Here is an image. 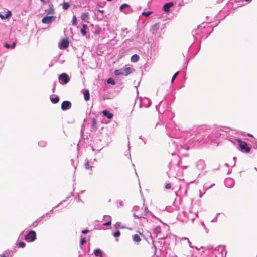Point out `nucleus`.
I'll use <instances>...</instances> for the list:
<instances>
[{
    "instance_id": "58836bf2",
    "label": "nucleus",
    "mask_w": 257,
    "mask_h": 257,
    "mask_svg": "<svg viewBox=\"0 0 257 257\" xmlns=\"http://www.w3.org/2000/svg\"><path fill=\"white\" fill-rule=\"evenodd\" d=\"M26 246V244L24 242H20L18 244L20 248H24Z\"/></svg>"
},
{
    "instance_id": "2eb2a0df",
    "label": "nucleus",
    "mask_w": 257,
    "mask_h": 257,
    "mask_svg": "<svg viewBox=\"0 0 257 257\" xmlns=\"http://www.w3.org/2000/svg\"><path fill=\"white\" fill-rule=\"evenodd\" d=\"M125 8H128V9L127 10H124L123 12L126 14H130L132 12V10L131 9L129 5H128L127 4H122L120 7V10L121 11H122Z\"/></svg>"
},
{
    "instance_id": "6ab92c4d",
    "label": "nucleus",
    "mask_w": 257,
    "mask_h": 257,
    "mask_svg": "<svg viewBox=\"0 0 257 257\" xmlns=\"http://www.w3.org/2000/svg\"><path fill=\"white\" fill-rule=\"evenodd\" d=\"M81 19L83 21L87 22L89 19V14L88 12H84L81 14Z\"/></svg>"
},
{
    "instance_id": "603ef678",
    "label": "nucleus",
    "mask_w": 257,
    "mask_h": 257,
    "mask_svg": "<svg viewBox=\"0 0 257 257\" xmlns=\"http://www.w3.org/2000/svg\"><path fill=\"white\" fill-rule=\"evenodd\" d=\"M217 216L211 220V222H214L217 221Z\"/></svg>"
},
{
    "instance_id": "5fc2aeb1",
    "label": "nucleus",
    "mask_w": 257,
    "mask_h": 257,
    "mask_svg": "<svg viewBox=\"0 0 257 257\" xmlns=\"http://www.w3.org/2000/svg\"><path fill=\"white\" fill-rule=\"evenodd\" d=\"M146 100L147 101H148V103H149V104H148V106H146V107H149V106H150V105H151V102H149V101H150V100H148V99H146Z\"/></svg>"
},
{
    "instance_id": "9d476101",
    "label": "nucleus",
    "mask_w": 257,
    "mask_h": 257,
    "mask_svg": "<svg viewBox=\"0 0 257 257\" xmlns=\"http://www.w3.org/2000/svg\"><path fill=\"white\" fill-rule=\"evenodd\" d=\"M59 80L63 81L64 84H67L70 80L68 75L66 73H62L59 76Z\"/></svg>"
},
{
    "instance_id": "5701e85b",
    "label": "nucleus",
    "mask_w": 257,
    "mask_h": 257,
    "mask_svg": "<svg viewBox=\"0 0 257 257\" xmlns=\"http://www.w3.org/2000/svg\"><path fill=\"white\" fill-rule=\"evenodd\" d=\"M153 233L155 235V236H157L159 234L161 233V228L160 227H156L153 230Z\"/></svg>"
},
{
    "instance_id": "de8ad7c7",
    "label": "nucleus",
    "mask_w": 257,
    "mask_h": 257,
    "mask_svg": "<svg viewBox=\"0 0 257 257\" xmlns=\"http://www.w3.org/2000/svg\"><path fill=\"white\" fill-rule=\"evenodd\" d=\"M48 12L50 14H53L54 10L52 8H50V9L48 10Z\"/></svg>"
},
{
    "instance_id": "473e14b6",
    "label": "nucleus",
    "mask_w": 257,
    "mask_h": 257,
    "mask_svg": "<svg viewBox=\"0 0 257 257\" xmlns=\"http://www.w3.org/2000/svg\"><path fill=\"white\" fill-rule=\"evenodd\" d=\"M77 23V20L76 17L74 15L72 18V25L74 26H76Z\"/></svg>"
},
{
    "instance_id": "680f3d73",
    "label": "nucleus",
    "mask_w": 257,
    "mask_h": 257,
    "mask_svg": "<svg viewBox=\"0 0 257 257\" xmlns=\"http://www.w3.org/2000/svg\"><path fill=\"white\" fill-rule=\"evenodd\" d=\"M186 143V139L184 140L183 141V144H185Z\"/></svg>"
},
{
    "instance_id": "e433bc0d",
    "label": "nucleus",
    "mask_w": 257,
    "mask_h": 257,
    "mask_svg": "<svg viewBox=\"0 0 257 257\" xmlns=\"http://www.w3.org/2000/svg\"><path fill=\"white\" fill-rule=\"evenodd\" d=\"M85 166L86 169H89L92 168V166L89 165V163L88 160L85 163Z\"/></svg>"
},
{
    "instance_id": "a211bd4d",
    "label": "nucleus",
    "mask_w": 257,
    "mask_h": 257,
    "mask_svg": "<svg viewBox=\"0 0 257 257\" xmlns=\"http://www.w3.org/2000/svg\"><path fill=\"white\" fill-rule=\"evenodd\" d=\"M173 5V2H169L165 4L163 6V10L164 12H168L170 10V8Z\"/></svg>"
},
{
    "instance_id": "412c9836",
    "label": "nucleus",
    "mask_w": 257,
    "mask_h": 257,
    "mask_svg": "<svg viewBox=\"0 0 257 257\" xmlns=\"http://www.w3.org/2000/svg\"><path fill=\"white\" fill-rule=\"evenodd\" d=\"M105 218H108V221L104 223L103 224V225L104 226H109L110 224H111V217L109 215H104V219Z\"/></svg>"
},
{
    "instance_id": "7c9ffc66",
    "label": "nucleus",
    "mask_w": 257,
    "mask_h": 257,
    "mask_svg": "<svg viewBox=\"0 0 257 257\" xmlns=\"http://www.w3.org/2000/svg\"><path fill=\"white\" fill-rule=\"evenodd\" d=\"M180 192L183 193V196H186L187 195V188L186 187L184 188V189H183V188L181 187L180 188Z\"/></svg>"
},
{
    "instance_id": "2f4dec72",
    "label": "nucleus",
    "mask_w": 257,
    "mask_h": 257,
    "mask_svg": "<svg viewBox=\"0 0 257 257\" xmlns=\"http://www.w3.org/2000/svg\"><path fill=\"white\" fill-rule=\"evenodd\" d=\"M70 7V4L68 2H64L63 4V9L64 10L68 9Z\"/></svg>"
},
{
    "instance_id": "13d9d810",
    "label": "nucleus",
    "mask_w": 257,
    "mask_h": 257,
    "mask_svg": "<svg viewBox=\"0 0 257 257\" xmlns=\"http://www.w3.org/2000/svg\"><path fill=\"white\" fill-rule=\"evenodd\" d=\"M194 248H195L197 250H199V248L198 247H197V246H194Z\"/></svg>"
},
{
    "instance_id": "0e129e2a",
    "label": "nucleus",
    "mask_w": 257,
    "mask_h": 257,
    "mask_svg": "<svg viewBox=\"0 0 257 257\" xmlns=\"http://www.w3.org/2000/svg\"><path fill=\"white\" fill-rule=\"evenodd\" d=\"M103 220H106V221H108V218H105V219L103 218Z\"/></svg>"
},
{
    "instance_id": "f704fd0d",
    "label": "nucleus",
    "mask_w": 257,
    "mask_h": 257,
    "mask_svg": "<svg viewBox=\"0 0 257 257\" xmlns=\"http://www.w3.org/2000/svg\"><path fill=\"white\" fill-rule=\"evenodd\" d=\"M46 144L47 143L45 141H40L38 143L39 146L42 147H45L46 145Z\"/></svg>"
},
{
    "instance_id": "aec40b11",
    "label": "nucleus",
    "mask_w": 257,
    "mask_h": 257,
    "mask_svg": "<svg viewBox=\"0 0 257 257\" xmlns=\"http://www.w3.org/2000/svg\"><path fill=\"white\" fill-rule=\"evenodd\" d=\"M83 95L85 101H88L90 99V94L88 90H85L83 93Z\"/></svg>"
},
{
    "instance_id": "39448f33",
    "label": "nucleus",
    "mask_w": 257,
    "mask_h": 257,
    "mask_svg": "<svg viewBox=\"0 0 257 257\" xmlns=\"http://www.w3.org/2000/svg\"><path fill=\"white\" fill-rule=\"evenodd\" d=\"M36 239V233L34 231H30L25 236V239L28 242H33Z\"/></svg>"
},
{
    "instance_id": "4d7b16f0",
    "label": "nucleus",
    "mask_w": 257,
    "mask_h": 257,
    "mask_svg": "<svg viewBox=\"0 0 257 257\" xmlns=\"http://www.w3.org/2000/svg\"><path fill=\"white\" fill-rule=\"evenodd\" d=\"M0 16H1V17L2 18V19H6V18L4 17H5V16H4V15H0Z\"/></svg>"
},
{
    "instance_id": "bf43d9fd",
    "label": "nucleus",
    "mask_w": 257,
    "mask_h": 257,
    "mask_svg": "<svg viewBox=\"0 0 257 257\" xmlns=\"http://www.w3.org/2000/svg\"><path fill=\"white\" fill-rule=\"evenodd\" d=\"M0 257H6L4 254H1Z\"/></svg>"
},
{
    "instance_id": "7ed1b4c3",
    "label": "nucleus",
    "mask_w": 257,
    "mask_h": 257,
    "mask_svg": "<svg viewBox=\"0 0 257 257\" xmlns=\"http://www.w3.org/2000/svg\"><path fill=\"white\" fill-rule=\"evenodd\" d=\"M183 214L185 216L184 219H180L181 221L184 222H188L189 221H191L192 223H193L194 220L195 218L198 217V214L196 213H193V212L189 211V212H184Z\"/></svg>"
},
{
    "instance_id": "864d4df0",
    "label": "nucleus",
    "mask_w": 257,
    "mask_h": 257,
    "mask_svg": "<svg viewBox=\"0 0 257 257\" xmlns=\"http://www.w3.org/2000/svg\"><path fill=\"white\" fill-rule=\"evenodd\" d=\"M16 46V42H14L12 45H11V48H14Z\"/></svg>"
},
{
    "instance_id": "bb28decb",
    "label": "nucleus",
    "mask_w": 257,
    "mask_h": 257,
    "mask_svg": "<svg viewBox=\"0 0 257 257\" xmlns=\"http://www.w3.org/2000/svg\"><path fill=\"white\" fill-rule=\"evenodd\" d=\"M123 75L127 76L130 74L132 72V69L130 67H126L123 69Z\"/></svg>"
},
{
    "instance_id": "0eeeda50",
    "label": "nucleus",
    "mask_w": 257,
    "mask_h": 257,
    "mask_svg": "<svg viewBox=\"0 0 257 257\" xmlns=\"http://www.w3.org/2000/svg\"><path fill=\"white\" fill-rule=\"evenodd\" d=\"M56 17L53 16H47L43 18L42 22L44 24H50L55 20Z\"/></svg>"
},
{
    "instance_id": "a878e982",
    "label": "nucleus",
    "mask_w": 257,
    "mask_h": 257,
    "mask_svg": "<svg viewBox=\"0 0 257 257\" xmlns=\"http://www.w3.org/2000/svg\"><path fill=\"white\" fill-rule=\"evenodd\" d=\"M139 59V56L137 54H134L131 58V61L132 62H136Z\"/></svg>"
},
{
    "instance_id": "37998d69",
    "label": "nucleus",
    "mask_w": 257,
    "mask_h": 257,
    "mask_svg": "<svg viewBox=\"0 0 257 257\" xmlns=\"http://www.w3.org/2000/svg\"><path fill=\"white\" fill-rule=\"evenodd\" d=\"M120 232L119 231H117L113 233V236L115 237H119V236H120Z\"/></svg>"
},
{
    "instance_id": "f8f14e48",
    "label": "nucleus",
    "mask_w": 257,
    "mask_h": 257,
    "mask_svg": "<svg viewBox=\"0 0 257 257\" xmlns=\"http://www.w3.org/2000/svg\"><path fill=\"white\" fill-rule=\"evenodd\" d=\"M196 166L199 170H203L205 167V161L203 160H198L196 163Z\"/></svg>"
},
{
    "instance_id": "a19ab883",
    "label": "nucleus",
    "mask_w": 257,
    "mask_h": 257,
    "mask_svg": "<svg viewBox=\"0 0 257 257\" xmlns=\"http://www.w3.org/2000/svg\"><path fill=\"white\" fill-rule=\"evenodd\" d=\"M11 15V12L10 11H8L6 12V14H5L4 17L7 19L8 17H9Z\"/></svg>"
},
{
    "instance_id": "ea45409f",
    "label": "nucleus",
    "mask_w": 257,
    "mask_h": 257,
    "mask_svg": "<svg viewBox=\"0 0 257 257\" xmlns=\"http://www.w3.org/2000/svg\"><path fill=\"white\" fill-rule=\"evenodd\" d=\"M86 240L85 237L81 238V241H80L81 245H84V244H85L86 243Z\"/></svg>"
},
{
    "instance_id": "e2e57ef3",
    "label": "nucleus",
    "mask_w": 257,
    "mask_h": 257,
    "mask_svg": "<svg viewBox=\"0 0 257 257\" xmlns=\"http://www.w3.org/2000/svg\"><path fill=\"white\" fill-rule=\"evenodd\" d=\"M120 205L122 206V201L120 202Z\"/></svg>"
},
{
    "instance_id": "dca6fc26",
    "label": "nucleus",
    "mask_w": 257,
    "mask_h": 257,
    "mask_svg": "<svg viewBox=\"0 0 257 257\" xmlns=\"http://www.w3.org/2000/svg\"><path fill=\"white\" fill-rule=\"evenodd\" d=\"M102 113L104 116L109 119H112L113 117V114L108 110H103Z\"/></svg>"
},
{
    "instance_id": "b1692460",
    "label": "nucleus",
    "mask_w": 257,
    "mask_h": 257,
    "mask_svg": "<svg viewBox=\"0 0 257 257\" xmlns=\"http://www.w3.org/2000/svg\"><path fill=\"white\" fill-rule=\"evenodd\" d=\"M88 28L86 24H83L82 25V28L81 29V33L83 36H85L86 34V29Z\"/></svg>"
},
{
    "instance_id": "cd10ccee",
    "label": "nucleus",
    "mask_w": 257,
    "mask_h": 257,
    "mask_svg": "<svg viewBox=\"0 0 257 257\" xmlns=\"http://www.w3.org/2000/svg\"><path fill=\"white\" fill-rule=\"evenodd\" d=\"M133 240L136 242H139L141 241V238L139 235L135 234L133 236Z\"/></svg>"
},
{
    "instance_id": "69168bd1",
    "label": "nucleus",
    "mask_w": 257,
    "mask_h": 257,
    "mask_svg": "<svg viewBox=\"0 0 257 257\" xmlns=\"http://www.w3.org/2000/svg\"><path fill=\"white\" fill-rule=\"evenodd\" d=\"M248 135L249 136H250V137H252V135H251V134H248Z\"/></svg>"
},
{
    "instance_id": "338daca9",
    "label": "nucleus",
    "mask_w": 257,
    "mask_h": 257,
    "mask_svg": "<svg viewBox=\"0 0 257 257\" xmlns=\"http://www.w3.org/2000/svg\"><path fill=\"white\" fill-rule=\"evenodd\" d=\"M236 158L235 157H233V160H234V161H235V159H236Z\"/></svg>"
},
{
    "instance_id": "4c0bfd02",
    "label": "nucleus",
    "mask_w": 257,
    "mask_h": 257,
    "mask_svg": "<svg viewBox=\"0 0 257 257\" xmlns=\"http://www.w3.org/2000/svg\"><path fill=\"white\" fill-rule=\"evenodd\" d=\"M168 114L170 115V117L171 118H172L174 117V114L171 112L170 111H166L165 113H164V115Z\"/></svg>"
},
{
    "instance_id": "c756f323",
    "label": "nucleus",
    "mask_w": 257,
    "mask_h": 257,
    "mask_svg": "<svg viewBox=\"0 0 257 257\" xmlns=\"http://www.w3.org/2000/svg\"><path fill=\"white\" fill-rule=\"evenodd\" d=\"M59 101V98L58 96L55 97V98H51V101L54 104L57 103Z\"/></svg>"
},
{
    "instance_id": "052dcab7",
    "label": "nucleus",
    "mask_w": 257,
    "mask_h": 257,
    "mask_svg": "<svg viewBox=\"0 0 257 257\" xmlns=\"http://www.w3.org/2000/svg\"><path fill=\"white\" fill-rule=\"evenodd\" d=\"M42 217H43V216L40 217L39 219H38V220H38V221H40V220H41V218H42Z\"/></svg>"
},
{
    "instance_id": "c03bdc74",
    "label": "nucleus",
    "mask_w": 257,
    "mask_h": 257,
    "mask_svg": "<svg viewBox=\"0 0 257 257\" xmlns=\"http://www.w3.org/2000/svg\"><path fill=\"white\" fill-rule=\"evenodd\" d=\"M178 73H179V72H177L176 73H175L173 75V77H172V79H171V82H173L174 81V79H175V78L177 76V75H178Z\"/></svg>"
},
{
    "instance_id": "4be33fe9",
    "label": "nucleus",
    "mask_w": 257,
    "mask_h": 257,
    "mask_svg": "<svg viewBox=\"0 0 257 257\" xmlns=\"http://www.w3.org/2000/svg\"><path fill=\"white\" fill-rule=\"evenodd\" d=\"M94 254L96 257H103L101 250L100 249H96L94 250Z\"/></svg>"
},
{
    "instance_id": "8fccbe9b",
    "label": "nucleus",
    "mask_w": 257,
    "mask_h": 257,
    "mask_svg": "<svg viewBox=\"0 0 257 257\" xmlns=\"http://www.w3.org/2000/svg\"><path fill=\"white\" fill-rule=\"evenodd\" d=\"M89 232V230L87 229L83 230L82 231V233L83 234H86Z\"/></svg>"
},
{
    "instance_id": "09e8293b",
    "label": "nucleus",
    "mask_w": 257,
    "mask_h": 257,
    "mask_svg": "<svg viewBox=\"0 0 257 257\" xmlns=\"http://www.w3.org/2000/svg\"><path fill=\"white\" fill-rule=\"evenodd\" d=\"M5 47L8 49L11 48V45L8 44V43L5 44Z\"/></svg>"
},
{
    "instance_id": "3c124183",
    "label": "nucleus",
    "mask_w": 257,
    "mask_h": 257,
    "mask_svg": "<svg viewBox=\"0 0 257 257\" xmlns=\"http://www.w3.org/2000/svg\"><path fill=\"white\" fill-rule=\"evenodd\" d=\"M201 225L203 227V228H204L205 230H207V229H206V226H205V224H204V222H201Z\"/></svg>"
},
{
    "instance_id": "6e6d98bb",
    "label": "nucleus",
    "mask_w": 257,
    "mask_h": 257,
    "mask_svg": "<svg viewBox=\"0 0 257 257\" xmlns=\"http://www.w3.org/2000/svg\"><path fill=\"white\" fill-rule=\"evenodd\" d=\"M153 247L154 248V249L156 250V247L155 245L154 244V243H153Z\"/></svg>"
},
{
    "instance_id": "423d86ee",
    "label": "nucleus",
    "mask_w": 257,
    "mask_h": 257,
    "mask_svg": "<svg viewBox=\"0 0 257 257\" xmlns=\"http://www.w3.org/2000/svg\"><path fill=\"white\" fill-rule=\"evenodd\" d=\"M237 142L239 144V147L241 151L245 150L246 153L249 152L250 149L247 146V144L245 142L242 141L240 139H238Z\"/></svg>"
},
{
    "instance_id": "4468645a",
    "label": "nucleus",
    "mask_w": 257,
    "mask_h": 257,
    "mask_svg": "<svg viewBox=\"0 0 257 257\" xmlns=\"http://www.w3.org/2000/svg\"><path fill=\"white\" fill-rule=\"evenodd\" d=\"M216 251H221V253H219L218 255L216 254V256L217 257H223L224 254H226V252L224 250V248L222 246H219L217 250H215V252H216Z\"/></svg>"
},
{
    "instance_id": "ddd939ff",
    "label": "nucleus",
    "mask_w": 257,
    "mask_h": 257,
    "mask_svg": "<svg viewBox=\"0 0 257 257\" xmlns=\"http://www.w3.org/2000/svg\"><path fill=\"white\" fill-rule=\"evenodd\" d=\"M69 46V41L66 39H63L59 44V47L60 49H66Z\"/></svg>"
},
{
    "instance_id": "a18cd8bd",
    "label": "nucleus",
    "mask_w": 257,
    "mask_h": 257,
    "mask_svg": "<svg viewBox=\"0 0 257 257\" xmlns=\"http://www.w3.org/2000/svg\"><path fill=\"white\" fill-rule=\"evenodd\" d=\"M96 121L94 118L92 119V127H96Z\"/></svg>"
},
{
    "instance_id": "9b49d317",
    "label": "nucleus",
    "mask_w": 257,
    "mask_h": 257,
    "mask_svg": "<svg viewBox=\"0 0 257 257\" xmlns=\"http://www.w3.org/2000/svg\"><path fill=\"white\" fill-rule=\"evenodd\" d=\"M160 27V23H156L151 27L150 31L153 35H155Z\"/></svg>"
},
{
    "instance_id": "6e6552de",
    "label": "nucleus",
    "mask_w": 257,
    "mask_h": 257,
    "mask_svg": "<svg viewBox=\"0 0 257 257\" xmlns=\"http://www.w3.org/2000/svg\"><path fill=\"white\" fill-rule=\"evenodd\" d=\"M234 183V180L231 178H226L224 180V184L228 188H232Z\"/></svg>"
},
{
    "instance_id": "f03ea898",
    "label": "nucleus",
    "mask_w": 257,
    "mask_h": 257,
    "mask_svg": "<svg viewBox=\"0 0 257 257\" xmlns=\"http://www.w3.org/2000/svg\"><path fill=\"white\" fill-rule=\"evenodd\" d=\"M146 209V207L144 208L143 207H140L138 206H134L133 208L134 217L138 219L140 218H146L148 213L153 217H154L151 212H148Z\"/></svg>"
},
{
    "instance_id": "79ce46f5",
    "label": "nucleus",
    "mask_w": 257,
    "mask_h": 257,
    "mask_svg": "<svg viewBox=\"0 0 257 257\" xmlns=\"http://www.w3.org/2000/svg\"><path fill=\"white\" fill-rule=\"evenodd\" d=\"M114 228H123L122 227H121V224L119 222H117L114 224Z\"/></svg>"
},
{
    "instance_id": "1a4fd4ad",
    "label": "nucleus",
    "mask_w": 257,
    "mask_h": 257,
    "mask_svg": "<svg viewBox=\"0 0 257 257\" xmlns=\"http://www.w3.org/2000/svg\"><path fill=\"white\" fill-rule=\"evenodd\" d=\"M71 103L69 101H64L61 104V109L66 111L71 108Z\"/></svg>"
},
{
    "instance_id": "f257e3e1",
    "label": "nucleus",
    "mask_w": 257,
    "mask_h": 257,
    "mask_svg": "<svg viewBox=\"0 0 257 257\" xmlns=\"http://www.w3.org/2000/svg\"><path fill=\"white\" fill-rule=\"evenodd\" d=\"M168 135L172 138H175L177 140L183 136H190L192 138H194L195 140H200L204 138L205 135V129L203 126H194L189 132H180L178 126H174V130L171 131L168 133Z\"/></svg>"
},
{
    "instance_id": "49530a36",
    "label": "nucleus",
    "mask_w": 257,
    "mask_h": 257,
    "mask_svg": "<svg viewBox=\"0 0 257 257\" xmlns=\"http://www.w3.org/2000/svg\"><path fill=\"white\" fill-rule=\"evenodd\" d=\"M171 187V184L170 183H167L165 185V188L167 189H170Z\"/></svg>"
},
{
    "instance_id": "c85d7f7f",
    "label": "nucleus",
    "mask_w": 257,
    "mask_h": 257,
    "mask_svg": "<svg viewBox=\"0 0 257 257\" xmlns=\"http://www.w3.org/2000/svg\"><path fill=\"white\" fill-rule=\"evenodd\" d=\"M123 69H117L115 70L114 71V74L116 76L123 75Z\"/></svg>"
},
{
    "instance_id": "72a5a7b5",
    "label": "nucleus",
    "mask_w": 257,
    "mask_h": 257,
    "mask_svg": "<svg viewBox=\"0 0 257 257\" xmlns=\"http://www.w3.org/2000/svg\"><path fill=\"white\" fill-rule=\"evenodd\" d=\"M107 83L110 84L112 85H114L115 84V80L113 78H111L108 79L107 80Z\"/></svg>"
},
{
    "instance_id": "774afa93",
    "label": "nucleus",
    "mask_w": 257,
    "mask_h": 257,
    "mask_svg": "<svg viewBox=\"0 0 257 257\" xmlns=\"http://www.w3.org/2000/svg\"><path fill=\"white\" fill-rule=\"evenodd\" d=\"M220 136L222 135V134L221 133H218Z\"/></svg>"
},
{
    "instance_id": "20e7f679",
    "label": "nucleus",
    "mask_w": 257,
    "mask_h": 257,
    "mask_svg": "<svg viewBox=\"0 0 257 257\" xmlns=\"http://www.w3.org/2000/svg\"><path fill=\"white\" fill-rule=\"evenodd\" d=\"M175 157L177 160L176 163L175 164H174L173 161H172L170 163L169 167L170 171V173L174 177H176V175L177 174H175L174 172H175L176 170H178L179 169V157L178 156H175Z\"/></svg>"
},
{
    "instance_id": "c9c22d12",
    "label": "nucleus",
    "mask_w": 257,
    "mask_h": 257,
    "mask_svg": "<svg viewBox=\"0 0 257 257\" xmlns=\"http://www.w3.org/2000/svg\"><path fill=\"white\" fill-rule=\"evenodd\" d=\"M152 12L151 11H147V12H143L142 13V15L145 16H149Z\"/></svg>"
},
{
    "instance_id": "393cba45",
    "label": "nucleus",
    "mask_w": 257,
    "mask_h": 257,
    "mask_svg": "<svg viewBox=\"0 0 257 257\" xmlns=\"http://www.w3.org/2000/svg\"><path fill=\"white\" fill-rule=\"evenodd\" d=\"M180 241L186 240V242L188 244L189 247L191 248H194V246L192 245L191 242L189 241V239L187 237H182L180 239Z\"/></svg>"
},
{
    "instance_id": "f3484780",
    "label": "nucleus",
    "mask_w": 257,
    "mask_h": 257,
    "mask_svg": "<svg viewBox=\"0 0 257 257\" xmlns=\"http://www.w3.org/2000/svg\"><path fill=\"white\" fill-rule=\"evenodd\" d=\"M173 143H175L176 144V147H177V150L179 152H180L182 150L186 148L185 147H183L182 143L180 141L177 142L176 141H174Z\"/></svg>"
}]
</instances>
